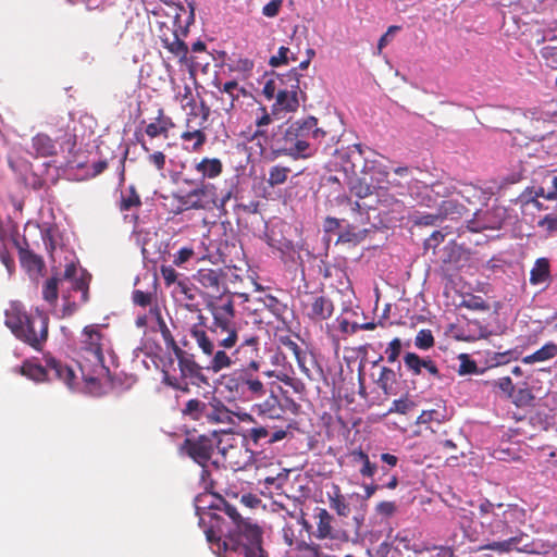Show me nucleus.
Here are the masks:
<instances>
[{"instance_id": "473e14b6", "label": "nucleus", "mask_w": 557, "mask_h": 557, "mask_svg": "<svg viewBox=\"0 0 557 557\" xmlns=\"http://www.w3.org/2000/svg\"><path fill=\"white\" fill-rule=\"evenodd\" d=\"M502 517L511 531L516 533L519 527L525 521V510L518 505H508L507 508L504 509Z\"/></svg>"}, {"instance_id": "2f4dec72", "label": "nucleus", "mask_w": 557, "mask_h": 557, "mask_svg": "<svg viewBox=\"0 0 557 557\" xmlns=\"http://www.w3.org/2000/svg\"><path fill=\"white\" fill-rule=\"evenodd\" d=\"M368 232L367 227L347 224L345 230L338 235L336 244H359L367 237Z\"/></svg>"}, {"instance_id": "4c0bfd02", "label": "nucleus", "mask_w": 557, "mask_h": 557, "mask_svg": "<svg viewBox=\"0 0 557 557\" xmlns=\"http://www.w3.org/2000/svg\"><path fill=\"white\" fill-rule=\"evenodd\" d=\"M315 518L317 522V536L319 539H326L332 535V521L333 517L324 508H317Z\"/></svg>"}, {"instance_id": "5fc2aeb1", "label": "nucleus", "mask_w": 557, "mask_h": 557, "mask_svg": "<svg viewBox=\"0 0 557 557\" xmlns=\"http://www.w3.org/2000/svg\"><path fill=\"white\" fill-rule=\"evenodd\" d=\"M537 226L546 231L547 235L557 234V214L548 213L544 215L537 222Z\"/></svg>"}, {"instance_id": "4468645a", "label": "nucleus", "mask_w": 557, "mask_h": 557, "mask_svg": "<svg viewBox=\"0 0 557 557\" xmlns=\"http://www.w3.org/2000/svg\"><path fill=\"white\" fill-rule=\"evenodd\" d=\"M299 74L297 69L292 70L287 75V81L290 82L289 88H281L277 90L276 100L273 104V112L285 111L296 112L299 108L298 94L300 91Z\"/></svg>"}, {"instance_id": "412c9836", "label": "nucleus", "mask_w": 557, "mask_h": 557, "mask_svg": "<svg viewBox=\"0 0 557 557\" xmlns=\"http://www.w3.org/2000/svg\"><path fill=\"white\" fill-rule=\"evenodd\" d=\"M233 422V412L221 399L212 397L211 400L208 401L206 424H232Z\"/></svg>"}, {"instance_id": "e433bc0d", "label": "nucleus", "mask_w": 557, "mask_h": 557, "mask_svg": "<svg viewBox=\"0 0 557 557\" xmlns=\"http://www.w3.org/2000/svg\"><path fill=\"white\" fill-rule=\"evenodd\" d=\"M295 360L302 374L310 381L315 380L314 369H317V372H319V374L322 373V370L318 367L314 357L311 354L307 352L306 350L301 356H299Z\"/></svg>"}, {"instance_id": "f704fd0d", "label": "nucleus", "mask_w": 557, "mask_h": 557, "mask_svg": "<svg viewBox=\"0 0 557 557\" xmlns=\"http://www.w3.org/2000/svg\"><path fill=\"white\" fill-rule=\"evenodd\" d=\"M550 277L549 261L546 258L536 259L530 272V283L539 285L546 282Z\"/></svg>"}, {"instance_id": "c03bdc74", "label": "nucleus", "mask_w": 557, "mask_h": 557, "mask_svg": "<svg viewBox=\"0 0 557 557\" xmlns=\"http://www.w3.org/2000/svg\"><path fill=\"white\" fill-rule=\"evenodd\" d=\"M290 169L282 165H274L269 170L268 184L271 187L282 185L287 181Z\"/></svg>"}, {"instance_id": "6e6552de", "label": "nucleus", "mask_w": 557, "mask_h": 557, "mask_svg": "<svg viewBox=\"0 0 557 557\" xmlns=\"http://www.w3.org/2000/svg\"><path fill=\"white\" fill-rule=\"evenodd\" d=\"M174 356L177 359L180 376L164 372L163 383L165 385L183 393H189L190 385L197 387L209 385L208 376L203 373L202 367L195 360L193 355H188L181 349L180 354Z\"/></svg>"}, {"instance_id": "1a4fd4ad", "label": "nucleus", "mask_w": 557, "mask_h": 557, "mask_svg": "<svg viewBox=\"0 0 557 557\" xmlns=\"http://www.w3.org/2000/svg\"><path fill=\"white\" fill-rule=\"evenodd\" d=\"M221 440L216 432H212L209 435H193L187 436L184 442L181 444V451L193 459L196 463L205 468L215 449H219L224 458H227V455L238 450L237 447L230 445L228 448L220 447Z\"/></svg>"}, {"instance_id": "bf43d9fd", "label": "nucleus", "mask_w": 557, "mask_h": 557, "mask_svg": "<svg viewBox=\"0 0 557 557\" xmlns=\"http://www.w3.org/2000/svg\"><path fill=\"white\" fill-rule=\"evenodd\" d=\"M413 406H414V403L409 400L408 398L395 399L392 403L389 412L406 414L413 408Z\"/></svg>"}, {"instance_id": "9b49d317", "label": "nucleus", "mask_w": 557, "mask_h": 557, "mask_svg": "<svg viewBox=\"0 0 557 557\" xmlns=\"http://www.w3.org/2000/svg\"><path fill=\"white\" fill-rule=\"evenodd\" d=\"M198 185L197 188L190 190L184 196H180L178 202L185 209H211L212 207H218L223 209L226 201L231 198L232 193L227 191L221 199L220 205H218L216 197V188L213 184L210 183H196Z\"/></svg>"}, {"instance_id": "7ed1b4c3", "label": "nucleus", "mask_w": 557, "mask_h": 557, "mask_svg": "<svg viewBox=\"0 0 557 557\" xmlns=\"http://www.w3.org/2000/svg\"><path fill=\"white\" fill-rule=\"evenodd\" d=\"M326 132L318 126V119L307 116L278 126L269 141L273 159L287 156L294 160L313 157Z\"/></svg>"}, {"instance_id": "e2e57ef3", "label": "nucleus", "mask_w": 557, "mask_h": 557, "mask_svg": "<svg viewBox=\"0 0 557 557\" xmlns=\"http://www.w3.org/2000/svg\"><path fill=\"white\" fill-rule=\"evenodd\" d=\"M299 557H322L318 545L301 542L297 546Z\"/></svg>"}, {"instance_id": "0eeeda50", "label": "nucleus", "mask_w": 557, "mask_h": 557, "mask_svg": "<svg viewBox=\"0 0 557 557\" xmlns=\"http://www.w3.org/2000/svg\"><path fill=\"white\" fill-rule=\"evenodd\" d=\"M479 190L473 185L457 184L453 180H441L432 184H424L417 193V200L421 206L435 208L441 200L460 196L470 202L471 197L476 196Z\"/></svg>"}, {"instance_id": "6e6d98bb", "label": "nucleus", "mask_w": 557, "mask_h": 557, "mask_svg": "<svg viewBox=\"0 0 557 557\" xmlns=\"http://www.w3.org/2000/svg\"><path fill=\"white\" fill-rule=\"evenodd\" d=\"M540 53L547 66L557 70V47L545 46Z\"/></svg>"}, {"instance_id": "a19ab883", "label": "nucleus", "mask_w": 557, "mask_h": 557, "mask_svg": "<svg viewBox=\"0 0 557 557\" xmlns=\"http://www.w3.org/2000/svg\"><path fill=\"white\" fill-rule=\"evenodd\" d=\"M396 383V372L391 368L383 367L381 369L379 379L376 380L377 386L384 392V394L389 395L394 393Z\"/></svg>"}, {"instance_id": "39448f33", "label": "nucleus", "mask_w": 557, "mask_h": 557, "mask_svg": "<svg viewBox=\"0 0 557 557\" xmlns=\"http://www.w3.org/2000/svg\"><path fill=\"white\" fill-rule=\"evenodd\" d=\"M206 537L209 542L211 549L221 557H234L235 555H243L244 557H268V553L262 547V530L261 528H253L237 540H230L221 542L219 536H215L213 530H206Z\"/></svg>"}, {"instance_id": "864d4df0", "label": "nucleus", "mask_w": 557, "mask_h": 557, "mask_svg": "<svg viewBox=\"0 0 557 557\" xmlns=\"http://www.w3.org/2000/svg\"><path fill=\"white\" fill-rule=\"evenodd\" d=\"M459 360H460V364H459L458 373L460 375L476 374V373H479V369H478V366H476L475 361L472 360L469 357V355L461 354L459 356Z\"/></svg>"}, {"instance_id": "72a5a7b5", "label": "nucleus", "mask_w": 557, "mask_h": 557, "mask_svg": "<svg viewBox=\"0 0 557 557\" xmlns=\"http://www.w3.org/2000/svg\"><path fill=\"white\" fill-rule=\"evenodd\" d=\"M20 373L35 382L48 381L49 370L47 364L45 367L33 363L30 361H24L20 367Z\"/></svg>"}, {"instance_id": "0e129e2a", "label": "nucleus", "mask_w": 557, "mask_h": 557, "mask_svg": "<svg viewBox=\"0 0 557 557\" xmlns=\"http://www.w3.org/2000/svg\"><path fill=\"white\" fill-rule=\"evenodd\" d=\"M443 418V414L435 409L432 410H424L421 412V414L417 419L418 424H426L432 421L441 422Z\"/></svg>"}, {"instance_id": "7c9ffc66", "label": "nucleus", "mask_w": 557, "mask_h": 557, "mask_svg": "<svg viewBox=\"0 0 557 557\" xmlns=\"http://www.w3.org/2000/svg\"><path fill=\"white\" fill-rule=\"evenodd\" d=\"M350 457L355 465H360L359 472L363 478H373L377 471L376 463L372 462L367 453L362 449H354Z\"/></svg>"}, {"instance_id": "6ab92c4d", "label": "nucleus", "mask_w": 557, "mask_h": 557, "mask_svg": "<svg viewBox=\"0 0 557 557\" xmlns=\"http://www.w3.org/2000/svg\"><path fill=\"white\" fill-rule=\"evenodd\" d=\"M195 171L199 177L196 180H184L187 184L205 183L206 180H213L220 176L223 172V163L218 158H202L199 161H195Z\"/></svg>"}, {"instance_id": "4be33fe9", "label": "nucleus", "mask_w": 557, "mask_h": 557, "mask_svg": "<svg viewBox=\"0 0 557 557\" xmlns=\"http://www.w3.org/2000/svg\"><path fill=\"white\" fill-rule=\"evenodd\" d=\"M16 247L18 249V258L21 267L29 274V275H39L41 274L45 268V261L41 256L35 253L33 250L27 247H23L15 242Z\"/></svg>"}, {"instance_id": "8fccbe9b", "label": "nucleus", "mask_w": 557, "mask_h": 557, "mask_svg": "<svg viewBox=\"0 0 557 557\" xmlns=\"http://www.w3.org/2000/svg\"><path fill=\"white\" fill-rule=\"evenodd\" d=\"M434 336L431 330L423 329L418 332L414 338V346L421 350H428L434 346Z\"/></svg>"}, {"instance_id": "49530a36", "label": "nucleus", "mask_w": 557, "mask_h": 557, "mask_svg": "<svg viewBox=\"0 0 557 557\" xmlns=\"http://www.w3.org/2000/svg\"><path fill=\"white\" fill-rule=\"evenodd\" d=\"M373 184L367 183L364 178H356L350 182L349 189L358 198L363 199L372 194Z\"/></svg>"}, {"instance_id": "dca6fc26", "label": "nucleus", "mask_w": 557, "mask_h": 557, "mask_svg": "<svg viewBox=\"0 0 557 557\" xmlns=\"http://www.w3.org/2000/svg\"><path fill=\"white\" fill-rule=\"evenodd\" d=\"M289 424L281 428L273 424L256 425L247 430L245 440L255 446L265 444H274L284 440L288 434Z\"/></svg>"}, {"instance_id": "774afa93", "label": "nucleus", "mask_w": 557, "mask_h": 557, "mask_svg": "<svg viewBox=\"0 0 557 557\" xmlns=\"http://www.w3.org/2000/svg\"><path fill=\"white\" fill-rule=\"evenodd\" d=\"M426 553L428 557H454V549L449 546H433Z\"/></svg>"}, {"instance_id": "2eb2a0df", "label": "nucleus", "mask_w": 557, "mask_h": 557, "mask_svg": "<svg viewBox=\"0 0 557 557\" xmlns=\"http://www.w3.org/2000/svg\"><path fill=\"white\" fill-rule=\"evenodd\" d=\"M304 314L312 322L320 323L330 319L334 313L333 301L323 295L309 294L301 301Z\"/></svg>"}, {"instance_id": "37998d69", "label": "nucleus", "mask_w": 557, "mask_h": 557, "mask_svg": "<svg viewBox=\"0 0 557 557\" xmlns=\"http://www.w3.org/2000/svg\"><path fill=\"white\" fill-rule=\"evenodd\" d=\"M176 289L180 294L184 296V299L187 301L185 305L187 310H189L190 312H200L198 305L194 302L197 297V289L194 286L188 284V282L186 281H178Z\"/></svg>"}, {"instance_id": "09e8293b", "label": "nucleus", "mask_w": 557, "mask_h": 557, "mask_svg": "<svg viewBox=\"0 0 557 557\" xmlns=\"http://www.w3.org/2000/svg\"><path fill=\"white\" fill-rule=\"evenodd\" d=\"M58 285H59V278L55 276H52L48 278L42 287V297L46 301L53 305L58 300Z\"/></svg>"}, {"instance_id": "f8f14e48", "label": "nucleus", "mask_w": 557, "mask_h": 557, "mask_svg": "<svg viewBox=\"0 0 557 557\" xmlns=\"http://www.w3.org/2000/svg\"><path fill=\"white\" fill-rule=\"evenodd\" d=\"M300 406L290 397L281 399L273 389H270L269 395L259 403L252 406L253 412L261 418L270 420H284L287 413L296 414Z\"/></svg>"}, {"instance_id": "c85d7f7f", "label": "nucleus", "mask_w": 557, "mask_h": 557, "mask_svg": "<svg viewBox=\"0 0 557 557\" xmlns=\"http://www.w3.org/2000/svg\"><path fill=\"white\" fill-rule=\"evenodd\" d=\"M150 312L153 313L157 318L158 327L164 341L166 349L171 350L174 355L180 354V350L182 348L177 345L174 336L172 335V332L168 327L164 319L161 315L160 309L158 307H154L150 309Z\"/></svg>"}, {"instance_id": "cd10ccee", "label": "nucleus", "mask_w": 557, "mask_h": 557, "mask_svg": "<svg viewBox=\"0 0 557 557\" xmlns=\"http://www.w3.org/2000/svg\"><path fill=\"white\" fill-rule=\"evenodd\" d=\"M181 139L185 143L191 141V150L199 151L207 141V135L201 128L191 125V120L187 117L186 129L182 133Z\"/></svg>"}, {"instance_id": "13d9d810", "label": "nucleus", "mask_w": 557, "mask_h": 557, "mask_svg": "<svg viewBox=\"0 0 557 557\" xmlns=\"http://www.w3.org/2000/svg\"><path fill=\"white\" fill-rule=\"evenodd\" d=\"M281 344H282L283 348L285 349L286 354H289L295 359L305 352V350H302L301 347L295 341H293L290 337H287V336L282 337Z\"/></svg>"}, {"instance_id": "3c124183", "label": "nucleus", "mask_w": 557, "mask_h": 557, "mask_svg": "<svg viewBox=\"0 0 557 557\" xmlns=\"http://www.w3.org/2000/svg\"><path fill=\"white\" fill-rule=\"evenodd\" d=\"M235 90L240 91L242 94L245 92L244 88L238 87V83L236 81H230L226 82L223 87L221 88V91L227 95V108L225 110H231L234 107V101L239 98L238 94H234Z\"/></svg>"}, {"instance_id": "de8ad7c7", "label": "nucleus", "mask_w": 557, "mask_h": 557, "mask_svg": "<svg viewBox=\"0 0 557 557\" xmlns=\"http://www.w3.org/2000/svg\"><path fill=\"white\" fill-rule=\"evenodd\" d=\"M348 201L351 203V213L354 215L351 224L358 225V227H366L370 223L368 211L358 201L351 202L350 199Z\"/></svg>"}, {"instance_id": "69168bd1", "label": "nucleus", "mask_w": 557, "mask_h": 557, "mask_svg": "<svg viewBox=\"0 0 557 557\" xmlns=\"http://www.w3.org/2000/svg\"><path fill=\"white\" fill-rule=\"evenodd\" d=\"M195 255V251L193 247H182L173 258V263L177 267L183 265L186 263L193 256Z\"/></svg>"}, {"instance_id": "4d7b16f0", "label": "nucleus", "mask_w": 557, "mask_h": 557, "mask_svg": "<svg viewBox=\"0 0 557 557\" xmlns=\"http://www.w3.org/2000/svg\"><path fill=\"white\" fill-rule=\"evenodd\" d=\"M547 200H556L557 199V176H552L549 181V185L547 187H540V190L536 194Z\"/></svg>"}, {"instance_id": "bb28decb", "label": "nucleus", "mask_w": 557, "mask_h": 557, "mask_svg": "<svg viewBox=\"0 0 557 557\" xmlns=\"http://www.w3.org/2000/svg\"><path fill=\"white\" fill-rule=\"evenodd\" d=\"M143 205L141 197L134 185L121 190L117 208L121 212H128L139 209Z\"/></svg>"}, {"instance_id": "58836bf2", "label": "nucleus", "mask_w": 557, "mask_h": 557, "mask_svg": "<svg viewBox=\"0 0 557 557\" xmlns=\"http://www.w3.org/2000/svg\"><path fill=\"white\" fill-rule=\"evenodd\" d=\"M164 48L177 57L180 60H185L188 53L187 45L178 38L176 33L172 34L171 38L161 37Z\"/></svg>"}, {"instance_id": "c756f323", "label": "nucleus", "mask_w": 557, "mask_h": 557, "mask_svg": "<svg viewBox=\"0 0 557 557\" xmlns=\"http://www.w3.org/2000/svg\"><path fill=\"white\" fill-rule=\"evenodd\" d=\"M261 300L264 308L269 310L278 321L283 322L284 324L287 323L289 308L285 302L270 294L264 295Z\"/></svg>"}, {"instance_id": "ddd939ff", "label": "nucleus", "mask_w": 557, "mask_h": 557, "mask_svg": "<svg viewBox=\"0 0 557 557\" xmlns=\"http://www.w3.org/2000/svg\"><path fill=\"white\" fill-rule=\"evenodd\" d=\"M481 524L482 527L486 525V532L488 533V535L497 539H503L507 536V539L502 541H493L491 543L484 544L480 546L479 549H491L497 550L499 553H508L519 541L518 536L513 535L515 533L511 531L508 524L505 523L504 518L498 513L494 515L492 521L487 523L485 521H482Z\"/></svg>"}, {"instance_id": "ea45409f", "label": "nucleus", "mask_w": 557, "mask_h": 557, "mask_svg": "<svg viewBox=\"0 0 557 557\" xmlns=\"http://www.w3.org/2000/svg\"><path fill=\"white\" fill-rule=\"evenodd\" d=\"M557 355V345L554 343L545 344L543 347H541L535 352L525 356L522 359V362L525 364H531L534 362H542L546 361L548 359L554 358Z\"/></svg>"}, {"instance_id": "393cba45", "label": "nucleus", "mask_w": 557, "mask_h": 557, "mask_svg": "<svg viewBox=\"0 0 557 557\" xmlns=\"http://www.w3.org/2000/svg\"><path fill=\"white\" fill-rule=\"evenodd\" d=\"M435 208L440 214L441 221L446 219L456 220L468 212L466 206L460 203L455 197L441 200V203Z\"/></svg>"}, {"instance_id": "f257e3e1", "label": "nucleus", "mask_w": 557, "mask_h": 557, "mask_svg": "<svg viewBox=\"0 0 557 557\" xmlns=\"http://www.w3.org/2000/svg\"><path fill=\"white\" fill-rule=\"evenodd\" d=\"M212 315L210 325L200 312L197 322L188 329L189 336L195 341L200 351L210 357L207 370L219 373L231 363L232 351L240 346L244 337L249 334L242 332V324L236 320L233 298H221L208 304Z\"/></svg>"}, {"instance_id": "c9c22d12", "label": "nucleus", "mask_w": 557, "mask_h": 557, "mask_svg": "<svg viewBox=\"0 0 557 557\" xmlns=\"http://www.w3.org/2000/svg\"><path fill=\"white\" fill-rule=\"evenodd\" d=\"M330 507L336 511L338 516L348 517L350 515L349 504L342 494L338 485H333V493H329Z\"/></svg>"}, {"instance_id": "a18cd8bd", "label": "nucleus", "mask_w": 557, "mask_h": 557, "mask_svg": "<svg viewBox=\"0 0 557 557\" xmlns=\"http://www.w3.org/2000/svg\"><path fill=\"white\" fill-rule=\"evenodd\" d=\"M460 308H467L473 311H487L490 310V305L481 297L476 295H467L462 298L459 304Z\"/></svg>"}, {"instance_id": "aec40b11", "label": "nucleus", "mask_w": 557, "mask_h": 557, "mask_svg": "<svg viewBox=\"0 0 557 557\" xmlns=\"http://www.w3.org/2000/svg\"><path fill=\"white\" fill-rule=\"evenodd\" d=\"M46 361L49 370L48 381L53 379L59 380L70 389H74L76 382V374L74 370L53 357H47Z\"/></svg>"}, {"instance_id": "79ce46f5", "label": "nucleus", "mask_w": 557, "mask_h": 557, "mask_svg": "<svg viewBox=\"0 0 557 557\" xmlns=\"http://www.w3.org/2000/svg\"><path fill=\"white\" fill-rule=\"evenodd\" d=\"M141 149L147 152L146 161L149 165L153 166L158 172L163 173L166 165V156L162 151H150V148L145 141L137 138Z\"/></svg>"}, {"instance_id": "f03ea898", "label": "nucleus", "mask_w": 557, "mask_h": 557, "mask_svg": "<svg viewBox=\"0 0 557 557\" xmlns=\"http://www.w3.org/2000/svg\"><path fill=\"white\" fill-rule=\"evenodd\" d=\"M260 337L249 334L240 346L232 351L231 363L226 369L239 366L223 373L218 380V392L228 403L253 401L268 394V385L261 380Z\"/></svg>"}, {"instance_id": "603ef678", "label": "nucleus", "mask_w": 557, "mask_h": 557, "mask_svg": "<svg viewBox=\"0 0 557 557\" xmlns=\"http://www.w3.org/2000/svg\"><path fill=\"white\" fill-rule=\"evenodd\" d=\"M258 111L260 112V115L256 119V125L258 128L253 133L252 139L259 136H264L265 132L261 129V127L267 126L272 122L271 114L268 112L265 107H260Z\"/></svg>"}, {"instance_id": "f3484780", "label": "nucleus", "mask_w": 557, "mask_h": 557, "mask_svg": "<svg viewBox=\"0 0 557 557\" xmlns=\"http://www.w3.org/2000/svg\"><path fill=\"white\" fill-rule=\"evenodd\" d=\"M225 273L222 269L202 268L194 275V280L207 290L211 297H220L225 289Z\"/></svg>"}, {"instance_id": "9d476101", "label": "nucleus", "mask_w": 557, "mask_h": 557, "mask_svg": "<svg viewBox=\"0 0 557 557\" xmlns=\"http://www.w3.org/2000/svg\"><path fill=\"white\" fill-rule=\"evenodd\" d=\"M110 348V339L103 334L98 324H90L83 329L79 337V350L85 358L95 364L103 366V351Z\"/></svg>"}, {"instance_id": "a211bd4d", "label": "nucleus", "mask_w": 557, "mask_h": 557, "mask_svg": "<svg viewBox=\"0 0 557 557\" xmlns=\"http://www.w3.org/2000/svg\"><path fill=\"white\" fill-rule=\"evenodd\" d=\"M404 366L412 376H419L423 373V370H425L434 379H442L436 363L430 357L422 358L416 352H406L404 356Z\"/></svg>"}, {"instance_id": "b1692460", "label": "nucleus", "mask_w": 557, "mask_h": 557, "mask_svg": "<svg viewBox=\"0 0 557 557\" xmlns=\"http://www.w3.org/2000/svg\"><path fill=\"white\" fill-rule=\"evenodd\" d=\"M208 401L199 398L188 399L181 409L182 417L189 421L206 424Z\"/></svg>"}, {"instance_id": "20e7f679", "label": "nucleus", "mask_w": 557, "mask_h": 557, "mask_svg": "<svg viewBox=\"0 0 557 557\" xmlns=\"http://www.w3.org/2000/svg\"><path fill=\"white\" fill-rule=\"evenodd\" d=\"M4 324L17 339L35 350H42L48 339L49 318L46 313L36 309L35 313L29 314L21 304L12 302L5 310Z\"/></svg>"}, {"instance_id": "a878e982", "label": "nucleus", "mask_w": 557, "mask_h": 557, "mask_svg": "<svg viewBox=\"0 0 557 557\" xmlns=\"http://www.w3.org/2000/svg\"><path fill=\"white\" fill-rule=\"evenodd\" d=\"M32 149L36 157L47 158L57 154L55 141L45 133H38L32 138Z\"/></svg>"}, {"instance_id": "680f3d73", "label": "nucleus", "mask_w": 557, "mask_h": 557, "mask_svg": "<svg viewBox=\"0 0 557 557\" xmlns=\"http://www.w3.org/2000/svg\"><path fill=\"white\" fill-rule=\"evenodd\" d=\"M401 341L400 338H394L387 346L385 354L387 355V361L389 363L395 362L401 352Z\"/></svg>"}, {"instance_id": "5701e85b", "label": "nucleus", "mask_w": 557, "mask_h": 557, "mask_svg": "<svg viewBox=\"0 0 557 557\" xmlns=\"http://www.w3.org/2000/svg\"><path fill=\"white\" fill-rule=\"evenodd\" d=\"M174 126L172 117L165 115L163 109H159L154 121L146 125L145 134L150 138L163 137L168 139L169 133Z\"/></svg>"}, {"instance_id": "423d86ee", "label": "nucleus", "mask_w": 557, "mask_h": 557, "mask_svg": "<svg viewBox=\"0 0 557 557\" xmlns=\"http://www.w3.org/2000/svg\"><path fill=\"white\" fill-rule=\"evenodd\" d=\"M214 508L224 512L233 524V527L230 528L220 515H211V525L208 530H213L215 532V536L221 539V542H226L231 539L237 540L247 534L250 529L259 528V525L252 522L249 518H243L237 511V508L223 498L219 499V503Z\"/></svg>"}, {"instance_id": "338daca9", "label": "nucleus", "mask_w": 557, "mask_h": 557, "mask_svg": "<svg viewBox=\"0 0 557 557\" xmlns=\"http://www.w3.org/2000/svg\"><path fill=\"white\" fill-rule=\"evenodd\" d=\"M160 273L166 286L177 284V272L172 265H161Z\"/></svg>"}, {"instance_id": "052dcab7", "label": "nucleus", "mask_w": 557, "mask_h": 557, "mask_svg": "<svg viewBox=\"0 0 557 557\" xmlns=\"http://www.w3.org/2000/svg\"><path fill=\"white\" fill-rule=\"evenodd\" d=\"M287 473L280 472L276 475H268L263 479V483L267 487H273L275 490H281L287 481Z\"/></svg>"}]
</instances>
